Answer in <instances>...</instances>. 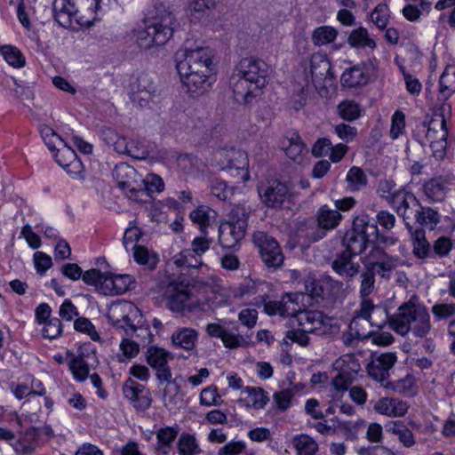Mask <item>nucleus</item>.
<instances>
[{
    "label": "nucleus",
    "mask_w": 455,
    "mask_h": 455,
    "mask_svg": "<svg viewBox=\"0 0 455 455\" xmlns=\"http://www.w3.org/2000/svg\"><path fill=\"white\" fill-rule=\"evenodd\" d=\"M118 174V188L124 196L136 203H149L154 193H161L164 189L163 179L155 173H149L141 179L137 171L125 163L116 165Z\"/></svg>",
    "instance_id": "f257e3e1"
},
{
    "label": "nucleus",
    "mask_w": 455,
    "mask_h": 455,
    "mask_svg": "<svg viewBox=\"0 0 455 455\" xmlns=\"http://www.w3.org/2000/svg\"><path fill=\"white\" fill-rule=\"evenodd\" d=\"M176 19L163 5L156 6L154 13L144 20V28L133 30L136 43L141 49L165 44L173 34Z\"/></svg>",
    "instance_id": "f03ea898"
},
{
    "label": "nucleus",
    "mask_w": 455,
    "mask_h": 455,
    "mask_svg": "<svg viewBox=\"0 0 455 455\" xmlns=\"http://www.w3.org/2000/svg\"><path fill=\"white\" fill-rule=\"evenodd\" d=\"M390 328L401 336L411 331L415 337L424 338L432 329L430 315L425 306L408 301L393 315Z\"/></svg>",
    "instance_id": "7ed1b4c3"
},
{
    "label": "nucleus",
    "mask_w": 455,
    "mask_h": 455,
    "mask_svg": "<svg viewBox=\"0 0 455 455\" xmlns=\"http://www.w3.org/2000/svg\"><path fill=\"white\" fill-rule=\"evenodd\" d=\"M121 86L136 108H150L151 104L159 97V89L153 76L145 70H134L123 76Z\"/></svg>",
    "instance_id": "20e7f679"
},
{
    "label": "nucleus",
    "mask_w": 455,
    "mask_h": 455,
    "mask_svg": "<svg viewBox=\"0 0 455 455\" xmlns=\"http://www.w3.org/2000/svg\"><path fill=\"white\" fill-rule=\"evenodd\" d=\"M163 297L166 301V307L172 312L181 315L204 310V304L192 299L188 285L174 276L168 278Z\"/></svg>",
    "instance_id": "39448f33"
},
{
    "label": "nucleus",
    "mask_w": 455,
    "mask_h": 455,
    "mask_svg": "<svg viewBox=\"0 0 455 455\" xmlns=\"http://www.w3.org/2000/svg\"><path fill=\"white\" fill-rule=\"evenodd\" d=\"M379 234L378 227L371 222L368 215L357 216L353 226L342 237V245L344 251L354 255H361L367 248L371 238L377 237Z\"/></svg>",
    "instance_id": "423d86ee"
},
{
    "label": "nucleus",
    "mask_w": 455,
    "mask_h": 455,
    "mask_svg": "<svg viewBox=\"0 0 455 455\" xmlns=\"http://www.w3.org/2000/svg\"><path fill=\"white\" fill-rule=\"evenodd\" d=\"M62 275L70 280L80 278L88 285H93L100 294L111 296L114 292V277L109 273H101L100 269H89L83 273L82 268L76 263H66L60 269Z\"/></svg>",
    "instance_id": "0eeeda50"
},
{
    "label": "nucleus",
    "mask_w": 455,
    "mask_h": 455,
    "mask_svg": "<svg viewBox=\"0 0 455 455\" xmlns=\"http://www.w3.org/2000/svg\"><path fill=\"white\" fill-rule=\"evenodd\" d=\"M213 53L209 47L190 46L187 42L175 54L176 68L213 72Z\"/></svg>",
    "instance_id": "6e6552de"
},
{
    "label": "nucleus",
    "mask_w": 455,
    "mask_h": 455,
    "mask_svg": "<svg viewBox=\"0 0 455 455\" xmlns=\"http://www.w3.org/2000/svg\"><path fill=\"white\" fill-rule=\"evenodd\" d=\"M67 356L70 358L69 369L76 380L84 381L89 375L91 369L98 365L96 347L91 342L79 346L77 355L67 351Z\"/></svg>",
    "instance_id": "1a4fd4ad"
},
{
    "label": "nucleus",
    "mask_w": 455,
    "mask_h": 455,
    "mask_svg": "<svg viewBox=\"0 0 455 455\" xmlns=\"http://www.w3.org/2000/svg\"><path fill=\"white\" fill-rule=\"evenodd\" d=\"M400 259L387 254L382 248L374 246L362 259L363 267H369L380 279L389 280L391 274L400 264Z\"/></svg>",
    "instance_id": "9d476101"
},
{
    "label": "nucleus",
    "mask_w": 455,
    "mask_h": 455,
    "mask_svg": "<svg viewBox=\"0 0 455 455\" xmlns=\"http://www.w3.org/2000/svg\"><path fill=\"white\" fill-rule=\"evenodd\" d=\"M234 70L253 84L254 89L261 91L268 83L269 67L262 60L244 58L239 61Z\"/></svg>",
    "instance_id": "9b49d317"
},
{
    "label": "nucleus",
    "mask_w": 455,
    "mask_h": 455,
    "mask_svg": "<svg viewBox=\"0 0 455 455\" xmlns=\"http://www.w3.org/2000/svg\"><path fill=\"white\" fill-rule=\"evenodd\" d=\"M252 242L259 251L260 257L267 267H278L283 263V254L276 240L263 231H255Z\"/></svg>",
    "instance_id": "f8f14e48"
},
{
    "label": "nucleus",
    "mask_w": 455,
    "mask_h": 455,
    "mask_svg": "<svg viewBox=\"0 0 455 455\" xmlns=\"http://www.w3.org/2000/svg\"><path fill=\"white\" fill-rule=\"evenodd\" d=\"M116 310L121 318L116 319V331L122 336H132L137 330L147 332L139 327L141 315L139 309L132 303L124 300H116Z\"/></svg>",
    "instance_id": "ddd939ff"
},
{
    "label": "nucleus",
    "mask_w": 455,
    "mask_h": 455,
    "mask_svg": "<svg viewBox=\"0 0 455 455\" xmlns=\"http://www.w3.org/2000/svg\"><path fill=\"white\" fill-rule=\"evenodd\" d=\"M258 193L267 207L277 208L291 197V188L287 182L270 179L258 186Z\"/></svg>",
    "instance_id": "4468645a"
},
{
    "label": "nucleus",
    "mask_w": 455,
    "mask_h": 455,
    "mask_svg": "<svg viewBox=\"0 0 455 455\" xmlns=\"http://www.w3.org/2000/svg\"><path fill=\"white\" fill-rule=\"evenodd\" d=\"M448 130L443 114H435L431 118L426 138L430 143L433 156L441 160L446 154Z\"/></svg>",
    "instance_id": "2eb2a0df"
},
{
    "label": "nucleus",
    "mask_w": 455,
    "mask_h": 455,
    "mask_svg": "<svg viewBox=\"0 0 455 455\" xmlns=\"http://www.w3.org/2000/svg\"><path fill=\"white\" fill-rule=\"evenodd\" d=\"M180 82L186 92L189 96L196 98L206 93L212 87L210 81L213 72H205V70H184L177 68Z\"/></svg>",
    "instance_id": "dca6fc26"
},
{
    "label": "nucleus",
    "mask_w": 455,
    "mask_h": 455,
    "mask_svg": "<svg viewBox=\"0 0 455 455\" xmlns=\"http://www.w3.org/2000/svg\"><path fill=\"white\" fill-rule=\"evenodd\" d=\"M212 161L220 170H235L243 172V177L247 174L249 166L247 154L235 148H221L213 152Z\"/></svg>",
    "instance_id": "f3484780"
},
{
    "label": "nucleus",
    "mask_w": 455,
    "mask_h": 455,
    "mask_svg": "<svg viewBox=\"0 0 455 455\" xmlns=\"http://www.w3.org/2000/svg\"><path fill=\"white\" fill-rule=\"evenodd\" d=\"M341 214L337 211L323 205L317 212V227L312 232H308L307 236L312 242H317L323 238L327 230L335 228L341 220Z\"/></svg>",
    "instance_id": "a211bd4d"
},
{
    "label": "nucleus",
    "mask_w": 455,
    "mask_h": 455,
    "mask_svg": "<svg viewBox=\"0 0 455 455\" xmlns=\"http://www.w3.org/2000/svg\"><path fill=\"white\" fill-rule=\"evenodd\" d=\"M359 315L363 316L364 324H370L378 328H382L387 323L390 325L392 315H388L385 307L374 305L371 299L361 300L359 307Z\"/></svg>",
    "instance_id": "6ab92c4d"
},
{
    "label": "nucleus",
    "mask_w": 455,
    "mask_h": 455,
    "mask_svg": "<svg viewBox=\"0 0 455 455\" xmlns=\"http://www.w3.org/2000/svg\"><path fill=\"white\" fill-rule=\"evenodd\" d=\"M331 62L323 55L317 54L313 55L310 59L309 73L311 76V82L315 90L322 94L323 91H326L324 82L330 76L331 79L332 75L331 73Z\"/></svg>",
    "instance_id": "aec40b11"
},
{
    "label": "nucleus",
    "mask_w": 455,
    "mask_h": 455,
    "mask_svg": "<svg viewBox=\"0 0 455 455\" xmlns=\"http://www.w3.org/2000/svg\"><path fill=\"white\" fill-rule=\"evenodd\" d=\"M168 357L169 353L157 347H150L146 353L147 363L156 371V378L161 382H170L172 379Z\"/></svg>",
    "instance_id": "412c9836"
},
{
    "label": "nucleus",
    "mask_w": 455,
    "mask_h": 455,
    "mask_svg": "<svg viewBox=\"0 0 455 455\" xmlns=\"http://www.w3.org/2000/svg\"><path fill=\"white\" fill-rule=\"evenodd\" d=\"M229 85L233 92L234 100L240 104H250L261 92L260 90L254 89V85L238 75L235 70L233 71L229 79Z\"/></svg>",
    "instance_id": "4be33fe9"
},
{
    "label": "nucleus",
    "mask_w": 455,
    "mask_h": 455,
    "mask_svg": "<svg viewBox=\"0 0 455 455\" xmlns=\"http://www.w3.org/2000/svg\"><path fill=\"white\" fill-rule=\"evenodd\" d=\"M53 16L60 27L76 29L80 24L76 15L77 10L72 0H54Z\"/></svg>",
    "instance_id": "5701e85b"
},
{
    "label": "nucleus",
    "mask_w": 455,
    "mask_h": 455,
    "mask_svg": "<svg viewBox=\"0 0 455 455\" xmlns=\"http://www.w3.org/2000/svg\"><path fill=\"white\" fill-rule=\"evenodd\" d=\"M123 393L124 397L132 403L139 411H145L151 405L152 399L149 391L132 379H128L124 382Z\"/></svg>",
    "instance_id": "b1692460"
},
{
    "label": "nucleus",
    "mask_w": 455,
    "mask_h": 455,
    "mask_svg": "<svg viewBox=\"0 0 455 455\" xmlns=\"http://www.w3.org/2000/svg\"><path fill=\"white\" fill-rule=\"evenodd\" d=\"M355 256V255L343 251L339 254H337L331 263L332 269L347 281H351L360 272V264L353 261Z\"/></svg>",
    "instance_id": "393cba45"
},
{
    "label": "nucleus",
    "mask_w": 455,
    "mask_h": 455,
    "mask_svg": "<svg viewBox=\"0 0 455 455\" xmlns=\"http://www.w3.org/2000/svg\"><path fill=\"white\" fill-rule=\"evenodd\" d=\"M396 355L385 353L375 357L368 366L369 375L377 381L382 382L389 376L388 371L395 365Z\"/></svg>",
    "instance_id": "a878e982"
},
{
    "label": "nucleus",
    "mask_w": 455,
    "mask_h": 455,
    "mask_svg": "<svg viewBox=\"0 0 455 455\" xmlns=\"http://www.w3.org/2000/svg\"><path fill=\"white\" fill-rule=\"evenodd\" d=\"M409 409L406 402L398 398L383 397L374 405V410L379 414L388 417H403Z\"/></svg>",
    "instance_id": "bb28decb"
},
{
    "label": "nucleus",
    "mask_w": 455,
    "mask_h": 455,
    "mask_svg": "<svg viewBox=\"0 0 455 455\" xmlns=\"http://www.w3.org/2000/svg\"><path fill=\"white\" fill-rule=\"evenodd\" d=\"M56 150L54 157L59 165L68 173L81 174L82 163L77 159L76 152L71 148L64 143L61 148H58Z\"/></svg>",
    "instance_id": "cd10ccee"
},
{
    "label": "nucleus",
    "mask_w": 455,
    "mask_h": 455,
    "mask_svg": "<svg viewBox=\"0 0 455 455\" xmlns=\"http://www.w3.org/2000/svg\"><path fill=\"white\" fill-rule=\"evenodd\" d=\"M246 230L225 221L219 228L220 243L222 247L233 248L244 237Z\"/></svg>",
    "instance_id": "c85d7f7f"
},
{
    "label": "nucleus",
    "mask_w": 455,
    "mask_h": 455,
    "mask_svg": "<svg viewBox=\"0 0 455 455\" xmlns=\"http://www.w3.org/2000/svg\"><path fill=\"white\" fill-rule=\"evenodd\" d=\"M449 183L447 177L439 176L432 178L424 184V193L431 202H443L445 198Z\"/></svg>",
    "instance_id": "c756f323"
},
{
    "label": "nucleus",
    "mask_w": 455,
    "mask_h": 455,
    "mask_svg": "<svg viewBox=\"0 0 455 455\" xmlns=\"http://www.w3.org/2000/svg\"><path fill=\"white\" fill-rule=\"evenodd\" d=\"M298 325L305 331H315L323 323V315L319 311L299 310L294 315Z\"/></svg>",
    "instance_id": "7c9ffc66"
},
{
    "label": "nucleus",
    "mask_w": 455,
    "mask_h": 455,
    "mask_svg": "<svg viewBox=\"0 0 455 455\" xmlns=\"http://www.w3.org/2000/svg\"><path fill=\"white\" fill-rule=\"evenodd\" d=\"M198 333L191 328L178 329L172 335V342L177 347L185 350H191L195 347Z\"/></svg>",
    "instance_id": "2f4dec72"
},
{
    "label": "nucleus",
    "mask_w": 455,
    "mask_h": 455,
    "mask_svg": "<svg viewBox=\"0 0 455 455\" xmlns=\"http://www.w3.org/2000/svg\"><path fill=\"white\" fill-rule=\"evenodd\" d=\"M406 228L411 235L414 255L419 259L426 258L430 251V244L426 239L425 231L422 228H416L412 231V227L409 222H406Z\"/></svg>",
    "instance_id": "473e14b6"
},
{
    "label": "nucleus",
    "mask_w": 455,
    "mask_h": 455,
    "mask_svg": "<svg viewBox=\"0 0 455 455\" xmlns=\"http://www.w3.org/2000/svg\"><path fill=\"white\" fill-rule=\"evenodd\" d=\"M368 81L363 65H356L346 69L341 76V83L347 87L365 84Z\"/></svg>",
    "instance_id": "72a5a7b5"
},
{
    "label": "nucleus",
    "mask_w": 455,
    "mask_h": 455,
    "mask_svg": "<svg viewBox=\"0 0 455 455\" xmlns=\"http://www.w3.org/2000/svg\"><path fill=\"white\" fill-rule=\"evenodd\" d=\"M283 148L286 156L294 162L300 163L305 145L298 133H292L290 138H285L282 141Z\"/></svg>",
    "instance_id": "f704fd0d"
},
{
    "label": "nucleus",
    "mask_w": 455,
    "mask_h": 455,
    "mask_svg": "<svg viewBox=\"0 0 455 455\" xmlns=\"http://www.w3.org/2000/svg\"><path fill=\"white\" fill-rule=\"evenodd\" d=\"M386 430L396 435L403 446L410 448L416 443L413 433L401 420L390 422L386 426Z\"/></svg>",
    "instance_id": "c9c22d12"
},
{
    "label": "nucleus",
    "mask_w": 455,
    "mask_h": 455,
    "mask_svg": "<svg viewBox=\"0 0 455 455\" xmlns=\"http://www.w3.org/2000/svg\"><path fill=\"white\" fill-rule=\"evenodd\" d=\"M348 44L355 48H376V42L370 36L368 30L363 27L354 29L348 36Z\"/></svg>",
    "instance_id": "e433bc0d"
},
{
    "label": "nucleus",
    "mask_w": 455,
    "mask_h": 455,
    "mask_svg": "<svg viewBox=\"0 0 455 455\" xmlns=\"http://www.w3.org/2000/svg\"><path fill=\"white\" fill-rule=\"evenodd\" d=\"M291 443L298 455H315L318 451L317 443L307 435H295L291 440Z\"/></svg>",
    "instance_id": "4c0bfd02"
},
{
    "label": "nucleus",
    "mask_w": 455,
    "mask_h": 455,
    "mask_svg": "<svg viewBox=\"0 0 455 455\" xmlns=\"http://www.w3.org/2000/svg\"><path fill=\"white\" fill-rule=\"evenodd\" d=\"M250 213L251 208L244 204H235L230 210L227 222L247 229Z\"/></svg>",
    "instance_id": "58836bf2"
},
{
    "label": "nucleus",
    "mask_w": 455,
    "mask_h": 455,
    "mask_svg": "<svg viewBox=\"0 0 455 455\" xmlns=\"http://www.w3.org/2000/svg\"><path fill=\"white\" fill-rule=\"evenodd\" d=\"M359 295L361 300L371 299L369 296L375 289V274L369 267H363V269L359 272Z\"/></svg>",
    "instance_id": "ea45409f"
},
{
    "label": "nucleus",
    "mask_w": 455,
    "mask_h": 455,
    "mask_svg": "<svg viewBox=\"0 0 455 455\" xmlns=\"http://www.w3.org/2000/svg\"><path fill=\"white\" fill-rule=\"evenodd\" d=\"M173 263L178 267L198 268L203 265L201 258L190 249H186L172 258Z\"/></svg>",
    "instance_id": "a19ab883"
},
{
    "label": "nucleus",
    "mask_w": 455,
    "mask_h": 455,
    "mask_svg": "<svg viewBox=\"0 0 455 455\" xmlns=\"http://www.w3.org/2000/svg\"><path fill=\"white\" fill-rule=\"evenodd\" d=\"M216 212L205 205L197 207L189 214L191 220L199 226L203 234H206V229L210 224L212 216H215Z\"/></svg>",
    "instance_id": "79ce46f5"
},
{
    "label": "nucleus",
    "mask_w": 455,
    "mask_h": 455,
    "mask_svg": "<svg viewBox=\"0 0 455 455\" xmlns=\"http://www.w3.org/2000/svg\"><path fill=\"white\" fill-rule=\"evenodd\" d=\"M440 93L444 97H450L455 92V65H449L443 72L440 80Z\"/></svg>",
    "instance_id": "37998d69"
},
{
    "label": "nucleus",
    "mask_w": 455,
    "mask_h": 455,
    "mask_svg": "<svg viewBox=\"0 0 455 455\" xmlns=\"http://www.w3.org/2000/svg\"><path fill=\"white\" fill-rule=\"evenodd\" d=\"M293 374L288 378L289 387H283L281 391L275 392L273 395L274 402L275 403L277 408L283 411H286L291 404V398L294 395V389L296 386L291 387L292 385L291 379L293 378Z\"/></svg>",
    "instance_id": "c03bdc74"
},
{
    "label": "nucleus",
    "mask_w": 455,
    "mask_h": 455,
    "mask_svg": "<svg viewBox=\"0 0 455 455\" xmlns=\"http://www.w3.org/2000/svg\"><path fill=\"white\" fill-rule=\"evenodd\" d=\"M220 339L227 348L235 349L240 347H248L251 343V335H242L239 333L235 334L226 329L225 333L223 334Z\"/></svg>",
    "instance_id": "a18cd8bd"
},
{
    "label": "nucleus",
    "mask_w": 455,
    "mask_h": 455,
    "mask_svg": "<svg viewBox=\"0 0 455 455\" xmlns=\"http://www.w3.org/2000/svg\"><path fill=\"white\" fill-rule=\"evenodd\" d=\"M337 108L339 116L348 122L355 121L361 116L360 106L354 100H343Z\"/></svg>",
    "instance_id": "49530a36"
},
{
    "label": "nucleus",
    "mask_w": 455,
    "mask_h": 455,
    "mask_svg": "<svg viewBox=\"0 0 455 455\" xmlns=\"http://www.w3.org/2000/svg\"><path fill=\"white\" fill-rule=\"evenodd\" d=\"M346 180L351 191L360 190L367 184V177L364 172L356 166H353L347 173Z\"/></svg>",
    "instance_id": "de8ad7c7"
},
{
    "label": "nucleus",
    "mask_w": 455,
    "mask_h": 455,
    "mask_svg": "<svg viewBox=\"0 0 455 455\" xmlns=\"http://www.w3.org/2000/svg\"><path fill=\"white\" fill-rule=\"evenodd\" d=\"M370 334V331L357 329L356 321H350L347 331L342 335V340L345 346H353L355 342L367 339Z\"/></svg>",
    "instance_id": "09e8293b"
},
{
    "label": "nucleus",
    "mask_w": 455,
    "mask_h": 455,
    "mask_svg": "<svg viewBox=\"0 0 455 455\" xmlns=\"http://www.w3.org/2000/svg\"><path fill=\"white\" fill-rule=\"evenodd\" d=\"M178 451L180 455H194L199 452V446L195 436L182 433L178 440Z\"/></svg>",
    "instance_id": "8fccbe9b"
},
{
    "label": "nucleus",
    "mask_w": 455,
    "mask_h": 455,
    "mask_svg": "<svg viewBox=\"0 0 455 455\" xmlns=\"http://www.w3.org/2000/svg\"><path fill=\"white\" fill-rule=\"evenodd\" d=\"M414 218L420 226L433 228L439 222V214L431 208H425L420 205V210L417 211Z\"/></svg>",
    "instance_id": "3c124183"
},
{
    "label": "nucleus",
    "mask_w": 455,
    "mask_h": 455,
    "mask_svg": "<svg viewBox=\"0 0 455 455\" xmlns=\"http://www.w3.org/2000/svg\"><path fill=\"white\" fill-rule=\"evenodd\" d=\"M337 36V30L329 26L317 28L313 35L312 41L315 45H323L331 43Z\"/></svg>",
    "instance_id": "603ef678"
},
{
    "label": "nucleus",
    "mask_w": 455,
    "mask_h": 455,
    "mask_svg": "<svg viewBox=\"0 0 455 455\" xmlns=\"http://www.w3.org/2000/svg\"><path fill=\"white\" fill-rule=\"evenodd\" d=\"M0 52L4 60L11 66L20 68L25 64L24 57L22 56L21 52L14 46H1Z\"/></svg>",
    "instance_id": "864d4df0"
},
{
    "label": "nucleus",
    "mask_w": 455,
    "mask_h": 455,
    "mask_svg": "<svg viewBox=\"0 0 455 455\" xmlns=\"http://www.w3.org/2000/svg\"><path fill=\"white\" fill-rule=\"evenodd\" d=\"M431 311L435 321H444L455 316V303H435Z\"/></svg>",
    "instance_id": "5fc2aeb1"
},
{
    "label": "nucleus",
    "mask_w": 455,
    "mask_h": 455,
    "mask_svg": "<svg viewBox=\"0 0 455 455\" xmlns=\"http://www.w3.org/2000/svg\"><path fill=\"white\" fill-rule=\"evenodd\" d=\"M40 133L45 145L52 152L55 151L59 145L64 144L61 137L48 125H42L40 127Z\"/></svg>",
    "instance_id": "6e6d98bb"
},
{
    "label": "nucleus",
    "mask_w": 455,
    "mask_h": 455,
    "mask_svg": "<svg viewBox=\"0 0 455 455\" xmlns=\"http://www.w3.org/2000/svg\"><path fill=\"white\" fill-rule=\"evenodd\" d=\"M215 0H188V11L191 15H204L215 8Z\"/></svg>",
    "instance_id": "4d7b16f0"
},
{
    "label": "nucleus",
    "mask_w": 455,
    "mask_h": 455,
    "mask_svg": "<svg viewBox=\"0 0 455 455\" xmlns=\"http://www.w3.org/2000/svg\"><path fill=\"white\" fill-rule=\"evenodd\" d=\"M245 392L248 394L250 402L255 409L263 408L268 402L267 393L260 387H247Z\"/></svg>",
    "instance_id": "13d9d810"
},
{
    "label": "nucleus",
    "mask_w": 455,
    "mask_h": 455,
    "mask_svg": "<svg viewBox=\"0 0 455 455\" xmlns=\"http://www.w3.org/2000/svg\"><path fill=\"white\" fill-rule=\"evenodd\" d=\"M401 206L402 210L398 212V214L403 217L405 223L409 219L414 217L417 211L420 210V204L412 194L405 199Z\"/></svg>",
    "instance_id": "bf43d9fd"
},
{
    "label": "nucleus",
    "mask_w": 455,
    "mask_h": 455,
    "mask_svg": "<svg viewBox=\"0 0 455 455\" xmlns=\"http://www.w3.org/2000/svg\"><path fill=\"white\" fill-rule=\"evenodd\" d=\"M74 329L76 331L83 332L90 336V338L96 341L100 339V336L95 330L94 325L86 317H78L74 322Z\"/></svg>",
    "instance_id": "052dcab7"
},
{
    "label": "nucleus",
    "mask_w": 455,
    "mask_h": 455,
    "mask_svg": "<svg viewBox=\"0 0 455 455\" xmlns=\"http://www.w3.org/2000/svg\"><path fill=\"white\" fill-rule=\"evenodd\" d=\"M119 347L122 351V355L118 356L119 362H124V357L127 359L133 358L140 351L139 344L126 337H123Z\"/></svg>",
    "instance_id": "680f3d73"
},
{
    "label": "nucleus",
    "mask_w": 455,
    "mask_h": 455,
    "mask_svg": "<svg viewBox=\"0 0 455 455\" xmlns=\"http://www.w3.org/2000/svg\"><path fill=\"white\" fill-rule=\"evenodd\" d=\"M43 336L49 339H54L62 333L63 325L59 318H51L44 323Z\"/></svg>",
    "instance_id": "e2e57ef3"
},
{
    "label": "nucleus",
    "mask_w": 455,
    "mask_h": 455,
    "mask_svg": "<svg viewBox=\"0 0 455 455\" xmlns=\"http://www.w3.org/2000/svg\"><path fill=\"white\" fill-rule=\"evenodd\" d=\"M212 194L220 201L228 200L233 195V188L223 180H214L211 185Z\"/></svg>",
    "instance_id": "0e129e2a"
},
{
    "label": "nucleus",
    "mask_w": 455,
    "mask_h": 455,
    "mask_svg": "<svg viewBox=\"0 0 455 455\" xmlns=\"http://www.w3.org/2000/svg\"><path fill=\"white\" fill-rule=\"evenodd\" d=\"M336 363L341 370L345 368L348 375L356 374L361 370V365L353 354L343 355Z\"/></svg>",
    "instance_id": "69168bd1"
},
{
    "label": "nucleus",
    "mask_w": 455,
    "mask_h": 455,
    "mask_svg": "<svg viewBox=\"0 0 455 455\" xmlns=\"http://www.w3.org/2000/svg\"><path fill=\"white\" fill-rule=\"evenodd\" d=\"M135 278L131 275L116 274V294H123L135 288Z\"/></svg>",
    "instance_id": "338daca9"
},
{
    "label": "nucleus",
    "mask_w": 455,
    "mask_h": 455,
    "mask_svg": "<svg viewBox=\"0 0 455 455\" xmlns=\"http://www.w3.org/2000/svg\"><path fill=\"white\" fill-rule=\"evenodd\" d=\"M413 386V378L411 376H406L395 382H388L386 387L391 388L395 393L406 395L412 390Z\"/></svg>",
    "instance_id": "774afa93"
}]
</instances>
